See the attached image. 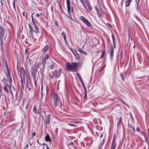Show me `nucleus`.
Masks as SVG:
<instances>
[{"mask_svg":"<svg viewBox=\"0 0 149 149\" xmlns=\"http://www.w3.org/2000/svg\"><path fill=\"white\" fill-rule=\"evenodd\" d=\"M33 14H32L31 15V17L32 19V22L33 24L34 29L36 31L34 30L33 28L32 27L30 24H29V32L30 34V35L31 36V37L33 39H35L36 36L37 35V33H39V30L37 25L36 23L34 21V19L33 17Z\"/></svg>","mask_w":149,"mask_h":149,"instance_id":"obj_1","label":"nucleus"},{"mask_svg":"<svg viewBox=\"0 0 149 149\" xmlns=\"http://www.w3.org/2000/svg\"><path fill=\"white\" fill-rule=\"evenodd\" d=\"M78 65L77 63L74 62L72 63H66L65 64V68L68 70H70L71 71L76 72L77 70V67Z\"/></svg>","mask_w":149,"mask_h":149,"instance_id":"obj_2","label":"nucleus"},{"mask_svg":"<svg viewBox=\"0 0 149 149\" xmlns=\"http://www.w3.org/2000/svg\"><path fill=\"white\" fill-rule=\"evenodd\" d=\"M53 99L54 104L55 107L57 106H59L60 107H62V102L59 97L57 94L55 93L53 94Z\"/></svg>","mask_w":149,"mask_h":149,"instance_id":"obj_3","label":"nucleus"},{"mask_svg":"<svg viewBox=\"0 0 149 149\" xmlns=\"http://www.w3.org/2000/svg\"><path fill=\"white\" fill-rule=\"evenodd\" d=\"M61 68L59 69L58 71L55 70L54 71L52 74L50 73L49 74V77L50 78V79H52L53 78H58L60 76L61 73Z\"/></svg>","mask_w":149,"mask_h":149,"instance_id":"obj_4","label":"nucleus"},{"mask_svg":"<svg viewBox=\"0 0 149 149\" xmlns=\"http://www.w3.org/2000/svg\"><path fill=\"white\" fill-rule=\"evenodd\" d=\"M79 19L88 27L91 29L92 28V25L91 24L88 20L86 18L84 17V16H80Z\"/></svg>","mask_w":149,"mask_h":149,"instance_id":"obj_5","label":"nucleus"},{"mask_svg":"<svg viewBox=\"0 0 149 149\" xmlns=\"http://www.w3.org/2000/svg\"><path fill=\"white\" fill-rule=\"evenodd\" d=\"M45 115V118L44 120V122L46 124H48V125L50 123L51 119V114L50 113L46 115L45 112V111H43Z\"/></svg>","mask_w":149,"mask_h":149,"instance_id":"obj_6","label":"nucleus"},{"mask_svg":"<svg viewBox=\"0 0 149 149\" xmlns=\"http://www.w3.org/2000/svg\"><path fill=\"white\" fill-rule=\"evenodd\" d=\"M81 2L83 4L84 8H85L87 12H88V10L86 6H87L89 3V2L88 0H80Z\"/></svg>","mask_w":149,"mask_h":149,"instance_id":"obj_7","label":"nucleus"},{"mask_svg":"<svg viewBox=\"0 0 149 149\" xmlns=\"http://www.w3.org/2000/svg\"><path fill=\"white\" fill-rule=\"evenodd\" d=\"M66 3L67 6V9H68V15L70 16H71V14H70V9H71V7L70 6V0H66ZM72 11L73 12V9L72 7Z\"/></svg>","mask_w":149,"mask_h":149,"instance_id":"obj_8","label":"nucleus"},{"mask_svg":"<svg viewBox=\"0 0 149 149\" xmlns=\"http://www.w3.org/2000/svg\"><path fill=\"white\" fill-rule=\"evenodd\" d=\"M49 49V46L48 45H46L45 47L42 50V56L46 55L47 53H48V50Z\"/></svg>","mask_w":149,"mask_h":149,"instance_id":"obj_9","label":"nucleus"},{"mask_svg":"<svg viewBox=\"0 0 149 149\" xmlns=\"http://www.w3.org/2000/svg\"><path fill=\"white\" fill-rule=\"evenodd\" d=\"M42 56V61L43 63H44V67H45V64L46 63V60H48L49 58L48 53H47L46 55Z\"/></svg>","mask_w":149,"mask_h":149,"instance_id":"obj_10","label":"nucleus"},{"mask_svg":"<svg viewBox=\"0 0 149 149\" xmlns=\"http://www.w3.org/2000/svg\"><path fill=\"white\" fill-rule=\"evenodd\" d=\"M5 31V29L1 26H0V38H3Z\"/></svg>","mask_w":149,"mask_h":149,"instance_id":"obj_11","label":"nucleus"},{"mask_svg":"<svg viewBox=\"0 0 149 149\" xmlns=\"http://www.w3.org/2000/svg\"><path fill=\"white\" fill-rule=\"evenodd\" d=\"M8 78V79L9 86L8 85V84H5V85L6 86H7L8 88H9L10 89V88H11V84L12 83V80L11 77H9ZM10 91L11 93L12 94V91Z\"/></svg>","mask_w":149,"mask_h":149,"instance_id":"obj_12","label":"nucleus"},{"mask_svg":"<svg viewBox=\"0 0 149 149\" xmlns=\"http://www.w3.org/2000/svg\"><path fill=\"white\" fill-rule=\"evenodd\" d=\"M97 14L99 17H102L104 15V11L100 7V8L98 12H97Z\"/></svg>","mask_w":149,"mask_h":149,"instance_id":"obj_13","label":"nucleus"},{"mask_svg":"<svg viewBox=\"0 0 149 149\" xmlns=\"http://www.w3.org/2000/svg\"><path fill=\"white\" fill-rule=\"evenodd\" d=\"M110 57L111 58H112L113 57L114 50L113 47L112 45H110Z\"/></svg>","mask_w":149,"mask_h":149,"instance_id":"obj_14","label":"nucleus"},{"mask_svg":"<svg viewBox=\"0 0 149 149\" xmlns=\"http://www.w3.org/2000/svg\"><path fill=\"white\" fill-rule=\"evenodd\" d=\"M116 147V143L114 138L111 145V149H115Z\"/></svg>","mask_w":149,"mask_h":149,"instance_id":"obj_15","label":"nucleus"},{"mask_svg":"<svg viewBox=\"0 0 149 149\" xmlns=\"http://www.w3.org/2000/svg\"><path fill=\"white\" fill-rule=\"evenodd\" d=\"M6 65L7 69V72L6 74V75L7 77L8 78L9 77H10V72L9 69L8 67L7 64L6 62Z\"/></svg>","mask_w":149,"mask_h":149,"instance_id":"obj_16","label":"nucleus"},{"mask_svg":"<svg viewBox=\"0 0 149 149\" xmlns=\"http://www.w3.org/2000/svg\"><path fill=\"white\" fill-rule=\"evenodd\" d=\"M45 140L47 141H51V139L48 134H47L45 136Z\"/></svg>","mask_w":149,"mask_h":149,"instance_id":"obj_17","label":"nucleus"},{"mask_svg":"<svg viewBox=\"0 0 149 149\" xmlns=\"http://www.w3.org/2000/svg\"><path fill=\"white\" fill-rule=\"evenodd\" d=\"M132 0H127L125 1L126 7H129Z\"/></svg>","mask_w":149,"mask_h":149,"instance_id":"obj_18","label":"nucleus"},{"mask_svg":"<svg viewBox=\"0 0 149 149\" xmlns=\"http://www.w3.org/2000/svg\"><path fill=\"white\" fill-rule=\"evenodd\" d=\"M77 50L81 54L85 55L86 54V53L85 51L83 50L82 49H81L80 48H79Z\"/></svg>","mask_w":149,"mask_h":149,"instance_id":"obj_19","label":"nucleus"},{"mask_svg":"<svg viewBox=\"0 0 149 149\" xmlns=\"http://www.w3.org/2000/svg\"><path fill=\"white\" fill-rule=\"evenodd\" d=\"M8 88V86H6V85L5 86H4V87L3 88L4 91L7 93H9V90Z\"/></svg>","mask_w":149,"mask_h":149,"instance_id":"obj_20","label":"nucleus"},{"mask_svg":"<svg viewBox=\"0 0 149 149\" xmlns=\"http://www.w3.org/2000/svg\"><path fill=\"white\" fill-rule=\"evenodd\" d=\"M120 76L122 80L123 81L125 80V78L124 76V74L123 72H121L120 74Z\"/></svg>","mask_w":149,"mask_h":149,"instance_id":"obj_21","label":"nucleus"},{"mask_svg":"<svg viewBox=\"0 0 149 149\" xmlns=\"http://www.w3.org/2000/svg\"><path fill=\"white\" fill-rule=\"evenodd\" d=\"M42 110L41 106L40 104L39 105V108L37 110V113L38 114H41V112Z\"/></svg>","mask_w":149,"mask_h":149,"instance_id":"obj_22","label":"nucleus"},{"mask_svg":"<svg viewBox=\"0 0 149 149\" xmlns=\"http://www.w3.org/2000/svg\"><path fill=\"white\" fill-rule=\"evenodd\" d=\"M122 120L121 119V117H120L119 121L118 123V127L119 126L121 125L122 124Z\"/></svg>","mask_w":149,"mask_h":149,"instance_id":"obj_23","label":"nucleus"},{"mask_svg":"<svg viewBox=\"0 0 149 149\" xmlns=\"http://www.w3.org/2000/svg\"><path fill=\"white\" fill-rule=\"evenodd\" d=\"M111 36H112V40H113V45H114V48H115L116 47V43H115V40L114 37L113 35H112Z\"/></svg>","mask_w":149,"mask_h":149,"instance_id":"obj_24","label":"nucleus"},{"mask_svg":"<svg viewBox=\"0 0 149 149\" xmlns=\"http://www.w3.org/2000/svg\"><path fill=\"white\" fill-rule=\"evenodd\" d=\"M62 37H63V38L65 40V42L66 43V37L65 34L64 33H63L62 34Z\"/></svg>","mask_w":149,"mask_h":149,"instance_id":"obj_25","label":"nucleus"},{"mask_svg":"<svg viewBox=\"0 0 149 149\" xmlns=\"http://www.w3.org/2000/svg\"><path fill=\"white\" fill-rule=\"evenodd\" d=\"M84 99H87V93L86 91L85 90H84Z\"/></svg>","mask_w":149,"mask_h":149,"instance_id":"obj_26","label":"nucleus"},{"mask_svg":"<svg viewBox=\"0 0 149 149\" xmlns=\"http://www.w3.org/2000/svg\"><path fill=\"white\" fill-rule=\"evenodd\" d=\"M33 111L34 112L35 114L37 113V108L36 107V106H34V107L33 108Z\"/></svg>","mask_w":149,"mask_h":149,"instance_id":"obj_27","label":"nucleus"},{"mask_svg":"<svg viewBox=\"0 0 149 149\" xmlns=\"http://www.w3.org/2000/svg\"><path fill=\"white\" fill-rule=\"evenodd\" d=\"M87 6V7H88V9L91 11V10L92 9V7H91V6L90 4V3L88 4Z\"/></svg>","mask_w":149,"mask_h":149,"instance_id":"obj_28","label":"nucleus"},{"mask_svg":"<svg viewBox=\"0 0 149 149\" xmlns=\"http://www.w3.org/2000/svg\"><path fill=\"white\" fill-rule=\"evenodd\" d=\"M105 54V53L104 52L102 51V54H101V58H102L104 57V56Z\"/></svg>","mask_w":149,"mask_h":149,"instance_id":"obj_29","label":"nucleus"},{"mask_svg":"<svg viewBox=\"0 0 149 149\" xmlns=\"http://www.w3.org/2000/svg\"><path fill=\"white\" fill-rule=\"evenodd\" d=\"M55 66V64L54 63H53L50 66V68L52 70L53 69Z\"/></svg>","mask_w":149,"mask_h":149,"instance_id":"obj_30","label":"nucleus"},{"mask_svg":"<svg viewBox=\"0 0 149 149\" xmlns=\"http://www.w3.org/2000/svg\"><path fill=\"white\" fill-rule=\"evenodd\" d=\"M36 16L37 17H40V16H42V14L41 13H40V14L37 13L36 14Z\"/></svg>","mask_w":149,"mask_h":149,"instance_id":"obj_31","label":"nucleus"},{"mask_svg":"<svg viewBox=\"0 0 149 149\" xmlns=\"http://www.w3.org/2000/svg\"><path fill=\"white\" fill-rule=\"evenodd\" d=\"M26 87L29 91L31 90V88L30 87L28 83L26 84Z\"/></svg>","mask_w":149,"mask_h":149,"instance_id":"obj_32","label":"nucleus"},{"mask_svg":"<svg viewBox=\"0 0 149 149\" xmlns=\"http://www.w3.org/2000/svg\"><path fill=\"white\" fill-rule=\"evenodd\" d=\"M3 38H0V39L1 42V46H2L3 43Z\"/></svg>","mask_w":149,"mask_h":149,"instance_id":"obj_33","label":"nucleus"},{"mask_svg":"<svg viewBox=\"0 0 149 149\" xmlns=\"http://www.w3.org/2000/svg\"><path fill=\"white\" fill-rule=\"evenodd\" d=\"M15 0H13V7L15 10H16L15 7Z\"/></svg>","mask_w":149,"mask_h":149,"instance_id":"obj_34","label":"nucleus"},{"mask_svg":"<svg viewBox=\"0 0 149 149\" xmlns=\"http://www.w3.org/2000/svg\"><path fill=\"white\" fill-rule=\"evenodd\" d=\"M76 75L78 77V79H80V78H81V76H80V74H79V73H76Z\"/></svg>","mask_w":149,"mask_h":149,"instance_id":"obj_35","label":"nucleus"},{"mask_svg":"<svg viewBox=\"0 0 149 149\" xmlns=\"http://www.w3.org/2000/svg\"><path fill=\"white\" fill-rule=\"evenodd\" d=\"M36 135V134L35 132H33L31 135V138H33Z\"/></svg>","mask_w":149,"mask_h":149,"instance_id":"obj_36","label":"nucleus"},{"mask_svg":"<svg viewBox=\"0 0 149 149\" xmlns=\"http://www.w3.org/2000/svg\"><path fill=\"white\" fill-rule=\"evenodd\" d=\"M0 97H1L3 95V94L2 93L1 88H0Z\"/></svg>","mask_w":149,"mask_h":149,"instance_id":"obj_37","label":"nucleus"},{"mask_svg":"<svg viewBox=\"0 0 149 149\" xmlns=\"http://www.w3.org/2000/svg\"><path fill=\"white\" fill-rule=\"evenodd\" d=\"M94 7H95V10H96V11L97 12H97H98L99 11V10L97 6H95Z\"/></svg>","mask_w":149,"mask_h":149,"instance_id":"obj_38","label":"nucleus"},{"mask_svg":"<svg viewBox=\"0 0 149 149\" xmlns=\"http://www.w3.org/2000/svg\"><path fill=\"white\" fill-rule=\"evenodd\" d=\"M37 142L38 143L39 145H46V144L45 143H43L42 144H41L39 142V141L38 140H37Z\"/></svg>","mask_w":149,"mask_h":149,"instance_id":"obj_39","label":"nucleus"},{"mask_svg":"<svg viewBox=\"0 0 149 149\" xmlns=\"http://www.w3.org/2000/svg\"><path fill=\"white\" fill-rule=\"evenodd\" d=\"M136 130L137 132H140V128L138 127H137Z\"/></svg>","mask_w":149,"mask_h":149,"instance_id":"obj_40","label":"nucleus"},{"mask_svg":"<svg viewBox=\"0 0 149 149\" xmlns=\"http://www.w3.org/2000/svg\"><path fill=\"white\" fill-rule=\"evenodd\" d=\"M131 148H132V146L131 147L129 146H127L126 147L127 149H131Z\"/></svg>","mask_w":149,"mask_h":149,"instance_id":"obj_41","label":"nucleus"},{"mask_svg":"<svg viewBox=\"0 0 149 149\" xmlns=\"http://www.w3.org/2000/svg\"><path fill=\"white\" fill-rule=\"evenodd\" d=\"M141 132H142V133L143 134V136H144V137H145V138H146V140H147V138L146 137L144 133L142 131H141Z\"/></svg>","mask_w":149,"mask_h":149,"instance_id":"obj_42","label":"nucleus"},{"mask_svg":"<svg viewBox=\"0 0 149 149\" xmlns=\"http://www.w3.org/2000/svg\"><path fill=\"white\" fill-rule=\"evenodd\" d=\"M47 124L48 125V124H46V123H45L44 122V126L45 127L46 129L47 128Z\"/></svg>","mask_w":149,"mask_h":149,"instance_id":"obj_43","label":"nucleus"},{"mask_svg":"<svg viewBox=\"0 0 149 149\" xmlns=\"http://www.w3.org/2000/svg\"><path fill=\"white\" fill-rule=\"evenodd\" d=\"M79 79L81 83H83V81L81 78H80V79Z\"/></svg>","mask_w":149,"mask_h":149,"instance_id":"obj_44","label":"nucleus"},{"mask_svg":"<svg viewBox=\"0 0 149 149\" xmlns=\"http://www.w3.org/2000/svg\"><path fill=\"white\" fill-rule=\"evenodd\" d=\"M68 125H70L71 126H75V125H73V124H70V123H69L68 124Z\"/></svg>","mask_w":149,"mask_h":149,"instance_id":"obj_45","label":"nucleus"},{"mask_svg":"<svg viewBox=\"0 0 149 149\" xmlns=\"http://www.w3.org/2000/svg\"><path fill=\"white\" fill-rule=\"evenodd\" d=\"M131 128L133 130V131H134V132H135V129H134V127H131Z\"/></svg>","mask_w":149,"mask_h":149,"instance_id":"obj_46","label":"nucleus"},{"mask_svg":"<svg viewBox=\"0 0 149 149\" xmlns=\"http://www.w3.org/2000/svg\"><path fill=\"white\" fill-rule=\"evenodd\" d=\"M121 102H122L123 103V104H125L126 105H127V106H128V105H127V104L125 103L124 102H123L122 100H121Z\"/></svg>","mask_w":149,"mask_h":149,"instance_id":"obj_47","label":"nucleus"},{"mask_svg":"<svg viewBox=\"0 0 149 149\" xmlns=\"http://www.w3.org/2000/svg\"><path fill=\"white\" fill-rule=\"evenodd\" d=\"M22 15H23V16H25L26 17V16L25 15V13L24 12H23L22 13Z\"/></svg>","mask_w":149,"mask_h":149,"instance_id":"obj_48","label":"nucleus"},{"mask_svg":"<svg viewBox=\"0 0 149 149\" xmlns=\"http://www.w3.org/2000/svg\"><path fill=\"white\" fill-rule=\"evenodd\" d=\"M24 54H25V55H26V54H27V50L26 49H25V52H24Z\"/></svg>","mask_w":149,"mask_h":149,"instance_id":"obj_49","label":"nucleus"},{"mask_svg":"<svg viewBox=\"0 0 149 149\" xmlns=\"http://www.w3.org/2000/svg\"><path fill=\"white\" fill-rule=\"evenodd\" d=\"M81 83L83 85V86L85 87V86L83 82V83Z\"/></svg>","mask_w":149,"mask_h":149,"instance_id":"obj_50","label":"nucleus"},{"mask_svg":"<svg viewBox=\"0 0 149 149\" xmlns=\"http://www.w3.org/2000/svg\"><path fill=\"white\" fill-rule=\"evenodd\" d=\"M137 8H138V9L139 8V6L138 3H137Z\"/></svg>","mask_w":149,"mask_h":149,"instance_id":"obj_51","label":"nucleus"},{"mask_svg":"<svg viewBox=\"0 0 149 149\" xmlns=\"http://www.w3.org/2000/svg\"><path fill=\"white\" fill-rule=\"evenodd\" d=\"M47 146H46V148H47V149H49V148L47 146L46 144L45 145Z\"/></svg>","mask_w":149,"mask_h":149,"instance_id":"obj_52","label":"nucleus"},{"mask_svg":"<svg viewBox=\"0 0 149 149\" xmlns=\"http://www.w3.org/2000/svg\"><path fill=\"white\" fill-rule=\"evenodd\" d=\"M103 136V135L102 134H101V135L100 136V138H101Z\"/></svg>","mask_w":149,"mask_h":149,"instance_id":"obj_53","label":"nucleus"},{"mask_svg":"<svg viewBox=\"0 0 149 149\" xmlns=\"http://www.w3.org/2000/svg\"><path fill=\"white\" fill-rule=\"evenodd\" d=\"M2 1H0V2H1V5H3V3L2 2Z\"/></svg>","mask_w":149,"mask_h":149,"instance_id":"obj_54","label":"nucleus"},{"mask_svg":"<svg viewBox=\"0 0 149 149\" xmlns=\"http://www.w3.org/2000/svg\"><path fill=\"white\" fill-rule=\"evenodd\" d=\"M148 149H149V143H148Z\"/></svg>","mask_w":149,"mask_h":149,"instance_id":"obj_55","label":"nucleus"},{"mask_svg":"<svg viewBox=\"0 0 149 149\" xmlns=\"http://www.w3.org/2000/svg\"><path fill=\"white\" fill-rule=\"evenodd\" d=\"M103 68H102L99 71H100L102 70V69H103Z\"/></svg>","mask_w":149,"mask_h":149,"instance_id":"obj_56","label":"nucleus"},{"mask_svg":"<svg viewBox=\"0 0 149 149\" xmlns=\"http://www.w3.org/2000/svg\"><path fill=\"white\" fill-rule=\"evenodd\" d=\"M83 61H82L81 62V63L82 64L83 63Z\"/></svg>","mask_w":149,"mask_h":149,"instance_id":"obj_57","label":"nucleus"},{"mask_svg":"<svg viewBox=\"0 0 149 149\" xmlns=\"http://www.w3.org/2000/svg\"><path fill=\"white\" fill-rule=\"evenodd\" d=\"M56 24L57 25H58V24H57V23H56Z\"/></svg>","mask_w":149,"mask_h":149,"instance_id":"obj_58","label":"nucleus"},{"mask_svg":"<svg viewBox=\"0 0 149 149\" xmlns=\"http://www.w3.org/2000/svg\"><path fill=\"white\" fill-rule=\"evenodd\" d=\"M27 56H28V54H27Z\"/></svg>","mask_w":149,"mask_h":149,"instance_id":"obj_59","label":"nucleus"},{"mask_svg":"<svg viewBox=\"0 0 149 149\" xmlns=\"http://www.w3.org/2000/svg\"><path fill=\"white\" fill-rule=\"evenodd\" d=\"M68 18H70V17H69V16H68Z\"/></svg>","mask_w":149,"mask_h":149,"instance_id":"obj_60","label":"nucleus"},{"mask_svg":"<svg viewBox=\"0 0 149 149\" xmlns=\"http://www.w3.org/2000/svg\"><path fill=\"white\" fill-rule=\"evenodd\" d=\"M135 47V45H134V47Z\"/></svg>","mask_w":149,"mask_h":149,"instance_id":"obj_61","label":"nucleus"},{"mask_svg":"<svg viewBox=\"0 0 149 149\" xmlns=\"http://www.w3.org/2000/svg\"><path fill=\"white\" fill-rule=\"evenodd\" d=\"M1 1H2V0H0Z\"/></svg>","mask_w":149,"mask_h":149,"instance_id":"obj_62","label":"nucleus"}]
</instances>
